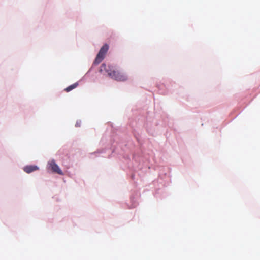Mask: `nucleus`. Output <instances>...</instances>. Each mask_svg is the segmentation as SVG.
<instances>
[{
	"instance_id": "f257e3e1",
	"label": "nucleus",
	"mask_w": 260,
	"mask_h": 260,
	"mask_svg": "<svg viewBox=\"0 0 260 260\" xmlns=\"http://www.w3.org/2000/svg\"><path fill=\"white\" fill-rule=\"evenodd\" d=\"M103 71L106 72L110 78L116 81H125L127 79V76L124 73L117 70L113 66L102 64L100 67V72L102 73Z\"/></svg>"
},
{
	"instance_id": "f03ea898",
	"label": "nucleus",
	"mask_w": 260,
	"mask_h": 260,
	"mask_svg": "<svg viewBox=\"0 0 260 260\" xmlns=\"http://www.w3.org/2000/svg\"><path fill=\"white\" fill-rule=\"evenodd\" d=\"M109 49V46L108 44H104L100 49L95 60L94 61V64H99L101 63L105 58V56Z\"/></svg>"
},
{
	"instance_id": "7ed1b4c3",
	"label": "nucleus",
	"mask_w": 260,
	"mask_h": 260,
	"mask_svg": "<svg viewBox=\"0 0 260 260\" xmlns=\"http://www.w3.org/2000/svg\"><path fill=\"white\" fill-rule=\"evenodd\" d=\"M109 49V46L108 44H104L100 49L95 60L94 61V64H99L101 63L105 58V56Z\"/></svg>"
},
{
	"instance_id": "20e7f679",
	"label": "nucleus",
	"mask_w": 260,
	"mask_h": 260,
	"mask_svg": "<svg viewBox=\"0 0 260 260\" xmlns=\"http://www.w3.org/2000/svg\"><path fill=\"white\" fill-rule=\"evenodd\" d=\"M49 169H50L53 172L57 173L59 175H63V173L59 166L56 164L54 159L51 160L48 162Z\"/></svg>"
},
{
	"instance_id": "39448f33",
	"label": "nucleus",
	"mask_w": 260,
	"mask_h": 260,
	"mask_svg": "<svg viewBox=\"0 0 260 260\" xmlns=\"http://www.w3.org/2000/svg\"><path fill=\"white\" fill-rule=\"evenodd\" d=\"M38 170L39 167L35 165L26 166L23 168V170L27 173H30Z\"/></svg>"
},
{
	"instance_id": "423d86ee",
	"label": "nucleus",
	"mask_w": 260,
	"mask_h": 260,
	"mask_svg": "<svg viewBox=\"0 0 260 260\" xmlns=\"http://www.w3.org/2000/svg\"><path fill=\"white\" fill-rule=\"evenodd\" d=\"M78 86V83L77 82L72 84V85H71L70 86L67 87L64 90L68 92L70 91H71L72 90L75 89V88H76L77 86Z\"/></svg>"
}]
</instances>
